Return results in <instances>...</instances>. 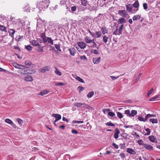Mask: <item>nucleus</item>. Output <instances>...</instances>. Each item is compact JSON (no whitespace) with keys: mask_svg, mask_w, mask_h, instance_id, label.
<instances>
[{"mask_svg":"<svg viewBox=\"0 0 160 160\" xmlns=\"http://www.w3.org/2000/svg\"><path fill=\"white\" fill-rule=\"evenodd\" d=\"M106 125L108 126H111L112 127H114L115 126V125L112 123L111 122H107L106 123Z\"/></svg>","mask_w":160,"mask_h":160,"instance_id":"3c124183","label":"nucleus"},{"mask_svg":"<svg viewBox=\"0 0 160 160\" xmlns=\"http://www.w3.org/2000/svg\"><path fill=\"white\" fill-rule=\"evenodd\" d=\"M101 60V57H99L98 58H93V62L94 64H97L100 62Z\"/></svg>","mask_w":160,"mask_h":160,"instance_id":"dca6fc26","label":"nucleus"},{"mask_svg":"<svg viewBox=\"0 0 160 160\" xmlns=\"http://www.w3.org/2000/svg\"><path fill=\"white\" fill-rule=\"evenodd\" d=\"M150 122H151L152 123H158V120L157 119L151 118L149 120Z\"/></svg>","mask_w":160,"mask_h":160,"instance_id":"bb28decb","label":"nucleus"},{"mask_svg":"<svg viewBox=\"0 0 160 160\" xmlns=\"http://www.w3.org/2000/svg\"><path fill=\"white\" fill-rule=\"evenodd\" d=\"M131 4H129L128 5H126V8L127 11L129 12H131L132 11V8L131 7L129 6H131Z\"/></svg>","mask_w":160,"mask_h":160,"instance_id":"4468645a","label":"nucleus"},{"mask_svg":"<svg viewBox=\"0 0 160 160\" xmlns=\"http://www.w3.org/2000/svg\"><path fill=\"white\" fill-rule=\"evenodd\" d=\"M118 28H117L116 30L113 32V35H120L119 33V31L118 32Z\"/></svg>","mask_w":160,"mask_h":160,"instance_id":"603ef678","label":"nucleus"},{"mask_svg":"<svg viewBox=\"0 0 160 160\" xmlns=\"http://www.w3.org/2000/svg\"><path fill=\"white\" fill-rule=\"evenodd\" d=\"M101 30L102 31L101 32H102L103 35L108 33V30H106V28L105 27H102L101 28Z\"/></svg>","mask_w":160,"mask_h":160,"instance_id":"b1692460","label":"nucleus"},{"mask_svg":"<svg viewBox=\"0 0 160 160\" xmlns=\"http://www.w3.org/2000/svg\"><path fill=\"white\" fill-rule=\"evenodd\" d=\"M68 50L69 51L70 54L72 56L75 55L76 50L74 48H69L68 49Z\"/></svg>","mask_w":160,"mask_h":160,"instance_id":"f8f14e48","label":"nucleus"},{"mask_svg":"<svg viewBox=\"0 0 160 160\" xmlns=\"http://www.w3.org/2000/svg\"><path fill=\"white\" fill-rule=\"evenodd\" d=\"M78 44L79 47L81 49H84L86 46V44L84 42H79Z\"/></svg>","mask_w":160,"mask_h":160,"instance_id":"6e6552de","label":"nucleus"},{"mask_svg":"<svg viewBox=\"0 0 160 160\" xmlns=\"http://www.w3.org/2000/svg\"><path fill=\"white\" fill-rule=\"evenodd\" d=\"M141 75H142V73H140L136 77V78L135 79V81L136 82L138 81L139 80Z\"/></svg>","mask_w":160,"mask_h":160,"instance_id":"680f3d73","label":"nucleus"},{"mask_svg":"<svg viewBox=\"0 0 160 160\" xmlns=\"http://www.w3.org/2000/svg\"><path fill=\"white\" fill-rule=\"evenodd\" d=\"M9 35L11 37H13V35L15 32V30L13 29H10L8 31Z\"/></svg>","mask_w":160,"mask_h":160,"instance_id":"4be33fe9","label":"nucleus"},{"mask_svg":"<svg viewBox=\"0 0 160 160\" xmlns=\"http://www.w3.org/2000/svg\"><path fill=\"white\" fill-rule=\"evenodd\" d=\"M12 64L13 66L17 68H21V67H24V66L21 65H19L16 62H14L12 63Z\"/></svg>","mask_w":160,"mask_h":160,"instance_id":"5701e85b","label":"nucleus"},{"mask_svg":"<svg viewBox=\"0 0 160 160\" xmlns=\"http://www.w3.org/2000/svg\"><path fill=\"white\" fill-rule=\"evenodd\" d=\"M76 79L77 80L79 81V82H80L82 83H85V82H84V81L83 80V79L78 76L76 78Z\"/></svg>","mask_w":160,"mask_h":160,"instance_id":"473e14b6","label":"nucleus"},{"mask_svg":"<svg viewBox=\"0 0 160 160\" xmlns=\"http://www.w3.org/2000/svg\"><path fill=\"white\" fill-rule=\"evenodd\" d=\"M117 116L119 118L121 119L123 117V115L121 113L119 112H117Z\"/></svg>","mask_w":160,"mask_h":160,"instance_id":"37998d69","label":"nucleus"},{"mask_svg":"<svg viewBox=\"0 0 160 160\" xmlns=\"http://www.w3.org/2000/svg\"><path fill=\"white\" fill-rule=\"evenodd\" d=\"M94 37L96 38H99L102 35V32L100 31L96 32L94 33Z\"/></svg>","mask_w":160,"mask_h":160,"instance_id":"a211bd4d","label":"nucleus"},{"mask_svg":"<svg viewBox=\"0 0 160 160\" xmlns=\"http://www.w3.org/2000/svg\"><path fill=\"white\" fill-rule=\"evenodd\" d=\"M25 64L26 65L30 66L32 64V62L29 61H27L25 62Z\"/></svg>","mask_w":160,"mask_h":160,"instance_id":"864d4df0","label":"nucleus"},{"mask_svg":"<svg viewBox=\"0 0 160 160\" xmlns=\"http://www.w3.org/2000/svg\"><path fill=\"white\" fill-rule=\"evenodd\" d=\"M28 69H22L21 70V72L23 74H28V73H26L27 72H28Z\"/></svg>","mask_w":160,"mask_h":160,"instance_id":"4c0bfd02","label":"nucleus"},{"mask_svg":"<svg viewBox=\"0 0 160 160\" xmlns=\"http://www.w3.org/2000/svg\"><path fill=\"white\" fill-rule=\"evenodd\" d=\"M144 9L146 10L148 8L147 5L146 3H144L143 4Z\"/></svg>","mask_w":160,"mask_h":160,"instance_id":"e2e57ef3","label":"nucleus"},{"mask_svg":"<svg viewBox=\"0 0 160 160\" xmlns=\"http://www.w3.org/2000/svg\"><path fill=\"white\" fill-rule=\"evenodd\" d=\"M143 147L146 149L149 150H152L153 149V147L149 144L145 143L144 144Z\"/></svg>","mask_w":160,"mask_h":160,"instance_id":"9d476101","label":"nucleus"},{"mask_svg":"<svg viewBox=\"0 0 160 160\" xmlns=\"http://www.w3.org/2000/svg\"><path fill=\"white\" fill-rule=\"evenodd\" d=\"M25 80L28 82H32L33 81V79L31 76L27 75L25 77Z\"/></svg>","mask_w":160,"mask_h":160,"instance_id":"2eb2a0df","label":"nucleus"},{"mask_svg":"<svg viewBox=\"0 0 160 160\" xmlns=\"http://www.w3.org/2000/svg\"><path fill=\"white\" fill-rule=\"evenodd\" d=\"M110 109L109 108L103 109H102V111L104 114H106V112L108 111H110Z\"/></svg>","mask_w":160,"mask_h":160,"instance_id":"bf43d9fd","label":"nucleus"},{"mask_svg":"<svg viewBox=\"0 0 160 160\" xmlns=\"http://www.w3.org/2000/svg\"><path fill=\"white\" fill-rule=\"evenodd\" d=\"M115 133L114 134V137L115 139H117L118 137V134H119L120 132L119 129L118 128H116L115 130Z\"/></svg>","mask_w":160,"mask_h":160,"instance_id":"1a4fd4ad","label":"nucleus"},{"mask_svg":"<svg viewBox=\"0 0 160 160\" xmlns=\"http://www.w3.org/2000/svg\"><path fill=\"white\" fill-rule=\"evenodd\" d=\"M54 45L55 47L59 51H61V50L60 49V44H55Z\"/></svg>","mask_w":160,"mask_h":160,"instance_id":"58836bf2","label":"nucleus"},{"mask_svg":"<svg viewBox=\"0 0 160 160\" xmlns=\"http://www.w3.org/2000/svg\"><path fill=\"white\" fill-rule=\"evenodd\" d=\"M0 30L3 32H6L7 30L6 27L3 25H0Z\"/></svg>","mask_w":160,"mask_h":160,"instance_id":"f704fd0d","label":"nucleus"},{"mask_svg":"<svg viewBox=\"0 0 160 160\" xmlns=\"http://www.w3.org/2000/svg\"><path fill=\"white\" fill-rule=\"evenodd\" d=\"M84 40L85 42L86 43H93L94 44H95V42H94V39L91 40L90 39V37L86 36L84 38Z\"/></svg>","mask_w":160,"mask_h":160,"instance_id":"39448f33","label":"nucleus"},{"mask_svg":"<svg viewBox=\"0 0 160 160\" xmlns=\"http://www.w3.org/2000/svg\"><path fill=\"white\" fill-rule=\"evenodd\" d=\"M92 52L96 54H98L99 53L98 52L97 50L94 49L92 51Z\"/></svg>","mask_w":160,"mask_h":160,"instance_id":"774afa93","label":"nucleus"},{"mask_svg":"<svg viewBox=\"0 0 160 160\" xmlns=\"http://www.w3.org/2000/svg\"><path fill=\"white\" fill-rule=\"evenodd\" d=\"M138 120H139L140 121H143L144 122H145L147 120H146V118L145 119L144 118H143L141 116H139L138 117Z\"/></svg>","mask_w":160,"mask_h":160,"instance_id":"49530a36","label":"nucleus"},{"mask_svg":"<svg viewBox=\"0 0 160 160\" xmlns=\"http://www.w3.org/2000/svg\"><path fill=\"white\" fill-rule=\"evenodd\" d=\"M23 38V36H21L19 35L16 37V39L17 40V41H19L21 38Z\"/></svg>","mask_w":160,"mask_h":160,"instance_id":"5fc2aeb1","label":"nucleus"},{"mask_svg":"<svg viewBox=\"0 0 160 160\" xmlns=\"http://www.w3.org/2000/svg\"><path fill=\"white\" fill-rule=\"evenodd\" d=\"M17 121L18 123L21 125L23 122V121L22 120L18 118L17 119Z\"/></svg>","mask_w":160,"mask_h":160,"instance_id":"c03bdc74","label":"nucleus"},{"mask_svg":"<svg viewBox=\"0 0 160 160\" xmlns=\"http://www.w3.org/2000/svg\"><path fill=\"white\" fill-rule=\"evenodd\" d=\"M138 143L139 145H142L143 146L145 144L143 143V141L142 139H139L138 140Z\"/></svg>","mask_w":160,"mask_h":160,"instance_id":"ea45409f","label":"nucleus"},{"mask_svg":"<svg viewBox=\"0 0 160 160\" xmlns=\"http://www.w3.org/2000/svg\"><path fill=\"white\" fill-rule=\"evenodd\" d=\"M124 28V25L123 24L121 25L118 29L120 35L122 34V31Z\"/></svg>","mask_w":160,"mask_h":160,"instance_id":"c756f323","label":"nucleus"},{"mask_svg":"<svg viewBox=\"0 0 160 160\" xmlns=\"http://www.w3.org/2000/svg\"><path fill=\"white\" fill-rule=\"evenodd\" d=\"M153 91V89L152 88L150 91H148V92L147 93V96L148 97L151 94L152 92Z\"/></svg>","mask_w":160,"mask_h":160,"instance_id":"a18cd8bd","label":"nucleus"},{"mask_svg":"<svg viewBox=\"0 0 160 160\" xmlns=\"http://www.w3.org/2000/svg\"><path fill=\"white\" fill-rule=\"evenodd\" d=\"M50 67L49 66H47L46 67H44L42 68L41 69V71L42 72L43 71V72H46L50 70Z\"/></svg>","mask_w":160,"mask_h":160,"instance_id":"f3484780","label":"nucleus"},{"mask_svg":"<svg viewBox=\"0 0 160 160\" xmlns=\"http://www.w3.org/2000/svg\"><path fill=\"white\" fill-rule=\"evenodd\" d=\"M83 121H78L77 120H73L72 121V123H83Z\"/></svg>","mask_w":160,"mask_h":160,"instance_id":"6e6d98bb","label":"nucleus"},{"mask_svg":"<svg viewBox=\"0 0 160 160\" xmlns=\"http://www.w3.org/2000/svg\"><path fill=\"white\" fill-rule=\"evenodd\" d=\"M118 13L120 15L124 18L126 17L128 15L127 12L124 10H119Z\"/></svg>","mask_w":160,"mask_h":160,"instance_id":"423d86ee","label":"nucleus"},{"mask_svg":"<svg viewBox=\"0 0 160 160\" xmlns=\"http://www.w3.org/2000/svg\"><path fill=\"white\" fill-rule=\"evenodd\" d=\"M5 122L7 123L8 124H10L11 125L12 123H13V122L11 121L10 119L8 118H7L5 120Z\"/></svg>","mask_w":160,"mask_h":160,"instance_id":"c9c22d12","label":"nucleus"},{"mask_svg":"<svg viewBox=\"0 0 160 160\" xmlns=\"http://www.w3.org/2000/svg\"><path fill=\"white\" fill-rule=\"evenodd\" d=\"M141 16L139 15H134L132 18V19L133 20H136L138 19H139L140 18Z\"/></svg>","mask_w":160,"mask_h":160,"instance_id":"cd10ccee","label":"nucleus"},{"mask_svg":"<svg viewBox=\"0 0 160 160\" xmlns=\"http://www.w3.org/2000/svg\"><path fill=\"white\" fill-rule=\"evenodd\" d=\"M82 4L83 6H86L87 5V0H81Z\"/></svg>","mask_w":160,"mask_h":160,"instance_id":"09e8293b","label":"nucleus"},{"mask_svg":"<svg viewBox=\"0 0 160 160\" xmlns=\"http://www.w3.org/2000/svg\"><path fill=\"white\" fill-rule=\"evenodd\" d=\"M72 132L74 134H78V132L77 130L75 129H73L72 130Z\"/></svg>","mask_w":160,"mask_h":160,"instance_id":"338daca9","label":"nucleus"},{"mask_svg":"<svg viewBox=\"0 0 160 160\" xmlns=\"http://www.w3.org/2000/svg\"><path fill=\"white\" fill-rule=\"evenodd\" d=\"M125 19L124 18H121L119 19L118 22L119 24H122L125 21Z\"/></svg>","mask_w":160,"mask_h":160,"instance_id":"e433bc0d","label":"nucleus"},{"mask_svg":"<svg viewBox=\"0 0 160 160\" xmlns=\"http://www.w3.org/2000/svg\"><path fill=\"white\" fill-rule=\"evenodd\" d=\"M45 31L44 32L41 33L40 34V36L42 38L43 41V42H46V39L47 38V37H46L45 35Z\"/></svg>","mask_w":160,"mask_h":160,"instance_id":"6ab92c4d","label":"nucleus"},{"mask_svg":"<svg viewBox=\"0 0 160 160\" xmlns=\"http://www.w3.org/2000/svg\"><path fill=\"white\" fill-rule=\"evenodd\" d=\"M30 42L33 46H37L40 45L38 42L36 40H32L30 41Z\"/></svg>","mask_w":160,"mask_h":160,"instance_id":"ddd939ff","label":"nucleus"},{"mask_svg":"<svg viewBox=\"0 0 160 160\" xmlns=\"http://www.w3.org/2000/svg\"><path fill=\"white\" fill-rule=\"evenodd\" d=\"M108 115L111 117H113L115 115V113L112 112H108Z\"/></svg>","mask_w":160,"mask_h":160,"instance_id":"13d9d810","label":"nucleus"},{"mask_svg":"<svg viewBox=\"0 0 160 160\" xmlns=\"http://www.w3.org/2000/svg\"><path fill=\"white\" fill-rule=\"evenodd\" d=\"M65 83L62 82H58V83H56L55 84L56 86H62L65 85Z\"/></svg>","mask_w":160,"mask_h":160,"instance_id":"de8ad7c7","label":"nucleus"},{"mask_svg":"<svg viewBox=\"0 0 160 160\" xmlns=\"http://www.w3.org/2000/svg\"><path fill=\"white\" fill-rule=\"evenodd\" d=\"M49 92V91L47 90H43L42 91L40 92V93H38V94L39 95H41V96H44Z\"/></svg>","mask_w":160,"mask_h":160,"instance_id":"aec40b11","label":"nucleus"},{"mask_svg":"<svg viewBox=\"0 0 160 160\" xmlns=\"http://www.w3.org/2000/svg\"><path fill=\"white\" fill-rule=\"evenodd\" d=\"M46 41L45 42H43L44 43L48 42V43H50L52 45L53 44V41L51 38L47 37V38L46 39Z\"/></svg>","mask_w":160,"mask_h":160,"instance_id":"412c9836","label":"nucleus"},{"mask_svg":"<svg viewBox=\"0 0 160 160\" xmlns=\"http://www.w3.org/2000/svg\"><path fill=\"white\" fill-rule=\"evenodd\" d=\"M81 60H87V58L85 56H82L80 57Z\"/></svg>","mask_w":160,"mask_h":160,"instance_id":"69168bd1","label":"nucleus"},{"mask_svg":"<svg viewBox=\"0 0 160 160\" xmlns=\"http://www.w3.org/2000/svg\"><path fill=\"white\" fill-rule=\"evenodd\" d=\"M78 89H79V92H80L82 91L84 89V88L81 86H79L78 88Z\"/></svg>","mask_w":160,"mask_h":160,"instance_id":"0e129e2a","label":"nucleus"},{"mask_svg":"<svg viewBox=\"0 0 160 160\" xmlns=\"http://www.w3.org/2000/svg\"><path fill=\"white\" fill-rule=\"evenodd\" d=\"M52 117H54L56 120L54 121V122H56L60 120L61 118V116L58 114H53L52 115Z\"/></svg>","mask_w":160,"mask_h":160,"instance_id":"0eeeda50","label":"nucleus"},{"mask_svg":"<svg viewBox=\"0 0 160 160\" xmlns=\"http://www.w3.org/2000/svg\"><path fill=\"white\" fill-rule=\"evenodd\" d=\"M55 73L58 75L60 76L62 75V73L59 71L57 68H55V70L54 71Z\"/></svg>","mask_w":160,"mask_h":160,"instance_id":"7c9ffc66","label":"nucleus"},{"mask_svg":"<svg viewBox=\"0 0 160 160\" xmlns=\"http://www.w3.org/2000/svg\"><path fill=\"white\" fill-rule=\"evenodd\" d=\"M94 93V92L93 91L91 92L88 94L87 96L88 98H90L93 95Z\"/></svg>","mask_w":160,"mask_h":160,"instance_id":"79ce46f5","label":"nucleus"},{"mask_svg":"<svg viewBox=\"0 0 160 160\" xmlns=\"http://www.w3.org/2000/svg\"><path fill=\"white\" fill-rule=\"evenodd\" d=\"M71 9L72 12H74L76 10V7L75 6H72L71 8Z\"/></svg>","mask_w":160,"mask_h":160,"instance_id":"052dcab7","label":"nucleus"},{"mask_svg":"<svg viewBox=\"0 0 160 160\" xmlns=\"http://www.w3.org/2000/svg\"><path fill=\"white\" fill-rule=\"evenodd\" d=\"M119 156L123 159L125 158L126 157V156L124 153H121L120 154Z\"/></svg>","mask_w":160,"mask_h":160,"instance_id":"8fccbe9b","label":"nucleus"},{"mask_svg":"<svg viewBox=\"0 0 160 160\" xmlns=\"http://www.w3.org/2000/svg\"><path fill=\"white\" fill-rule=\"evenodd\" d=\"M148 138L150 141L152 142H155V140L156 139L154 136L152 135L149 136Z\"/></svg>","mask_w":160,"mask_h":160,"instance_id":"393cba45","label":"nucleus"},{"mask_svg":"<svg viewBox=\"0 0 160 160\" xmlns=\"http://www.w3.org/2000/svg\"><path fill=\"white\" fill-rule=\"evenodd\" d=\"M152 117H155V116L153 114H148L145 116L146 120H147L148 118Z\"/></svg>","mask_w":160,"mask_h":160,"instance_id":"a19ab883","label":"nucleus"},{"mask_svg":"<svg viewBox=\"0 0 160 160\" xmlns=\"http://www.w3.org/2000/svg\"><path fill=\"white\" fill-rule=\"evenodd\" d=\"M28 72H27L26 73H28V74H32L35 73L36 72V71L34 69H28Z\"/></svg>","mask_w":160,"mask_h":160,"instance_id":"72a5a7b5","label":"nucleus"},{"mask_svg":"<svg viewBox=\"0 0 160 160\" xmlns=\"http://www.w3.org/2000/svg\"><path fill=\"white\" fill-rule=\"evenodd\" d=\"M43 47L39 46L37 51L39 52H42L43 51Z\"/></svg>","mask_w":160,"mask_h":160,"instance_id":"2f4dec72","label":"nucleus"},{"mask_svg":"<svg viewBox=\"0 0 160 160\" xmlns=\"http://www.w3.org/2000/svg\"><path fill=\"white\" fill-rule=\"evenodd\" d=\"M137 111L134 110H132L131 112H130V111L129 110H125V114L130 117H133L135 115L137 114Z\"/></svg>","mask_w":160,"mask_h":160,"instance_id":"f03ea898","label":"nucleus"},{"mask_svg":"<svg viewBox=\"0 0 160 160\" xmlns=\"http://www.w3.org/2000/svg\"><path fill=\"white\" fill-rule=\"evenodd\" d=\"M132 6L136 8H137L136 10L133 9V13H135L138 10L139 7V3L138 1H136L135 2L132 4Z\"/></svg>","mask_w":160,"mask_h":160,"instance_id":"20e7f679","label":"nucleus"},{"mask_svg":"<svg viewBox=\"0 0 160 160\" xmlns=\"http://www.w3.org/2000/svg\"><path fill=\"white\" fill-rule=\"evenodd\" d=\"M67 0H60V4L63 5L65 4Z\"/></svg>","mask_w":160,"mask_h":160,"instance_id":"4d7b16f0","label":"nucleus"},{"mask_svg":"<svg viewBox=\"0 0 160 160\" xmlns=\"http://www.w3.org/2000/svg\"><path fill=\"white\" fill-rule=\"evenodd\" d=\"M109 38V36L108 37L106 35L103 36L102 40L103 42L105 43H106L108 41V39Z\"/></svg>","mask_w":160,"mask_h":160,"instance_id":"a878e982","label":"nucleus"},{"mask_svg":"<svg viewBox=\"0 0 160 160\" xmlns=\"http://www.w3.org/2000/svg\"><path fill=\"white\" fill-rule=\"evenodd\" d=\"M75 105L78 108H88V107L90 106L88 105H86L85 103H81L76 102L75 103Z\"/></svg>","mask_w":160,"mask_h":160,"instance_id":"7ed1b4c3","label":"nucleus"},{"mask_svg":"<svg viewBox=\"0 0 160 160\" xmlns=\"http://www.w3.org/2000/svg\"><path fill=\"white\" fill-rule=\"evenodd\" d=\"M49 2V0H43L37 4V8L41 11L43 8H48Z\"/></svg>","mask_w":160,"mask_h":160,"instance_id":"f257e3e1","label":"nucleus"},{"mask_svg":"<svg viewBox=\"0 0 160 160\" xmlns=\"http://www.w3.org/2000/svg\"><path fill=\"white\" fill-rule=\"evenodd\" d=\"M25 48L28 51H32L33 48L30 45L25 46Z\"/></svg>","mask_w":160,"mask_h":160,"instance_id":"c85d7f7f","label":"nucleus"},{"mask_svg":"<svg viewBox=\"0 0 160 160\" xmlns=\"http://www.w3.org/2000/svg\"><path fill=\"white\" fill-rule=\"evenodd\" d=\"M126 151L127 152L131 154L135 155L136 154V152L131 148H128Z\"/></svg>","mask_w":160,"mask_h":160,"instance_id":"9b49d317","label":"nucleus"}]
</instances>
